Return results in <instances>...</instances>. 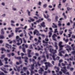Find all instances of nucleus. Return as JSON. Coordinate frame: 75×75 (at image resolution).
<instances>
[{"instance_id":"f257e3e1","label":"nucleus","mask_w":75,"mask_h":75,"mask_svg":"<svg viewBox=\"0 0 75 75\" xmlns=\"http://www.w3.org/2000/svg\"><path fill=\"white\" fill-rule=\"evenodd\" d=\"M16 40L18 43H17V45H20L21 44L22 42H23V40L21 38H20V37L18 36H17L16 37Z\"/></svg>"},{"instance_id":"f03ea898","label":"nucleus","mask_w":75,"mask_h":75,"mask_svg":"<svg viewBox=\"0 0 75 75\" xmlns=\"http://www.w3.org/2000/svg\"><path fill=\"white\" fill-rule=\"evenodd\" d=\"M49 51L51 53H52V54H55V53H56V52H57V50H54L51 48L50 49Z\"/></svg>"},{"instance_id":"7ed1b4c3","label":"nucleus","mask_w":75,"mask_h":75,"mask_svg":"<svg viewBox=\"0 0 75 75\" xmlns=\"http://www.w3.org/2000/svg\"><path fill=\"white\" fill-rule=\"evenodd\" d=\"M55 55H52V57L53 58V60H54V61H55L56 60V59H57V60H59V57H56V59H55Z\"/></svg>"},{"instance_id":"20e7f679","label":"nucleus","mask_w":75,"mask_h":75,"mask_svg":"<svg viewBox=\"0 0 75 75\" xmlns=\"http://www.w3.org/2000/svg\"><path fill=\"white\" fill-rule=\"evenodd\" d=\"M57 37V36L56 34H54L52 36V38L53 40H54V41H57V40H56V39L55 38V37Z\"/></svg>"},{"instance_id":"39448f33","label":"nucleus","mask_w":75,"mask_h":75,"mask_svg":"<svg viewBox=\"0 0 75 75\" xmlns=\"http://www.w3.org/2000/svg\"><path fill=\"white\" fill-rule=\"evenodd\" d=\"M6 47L9 49V48H11V46L8 45V44H6Z\"/></svg>"},{"instance_id":"423d86ee","label":"nucleus","mask_w":75,"mask_h":75,"mask_svg":"<svg viewBox=\"0 0 75 75\" xmlns=\"http://www.w3.org/2000/svg\"><path fill=\"white\" fill-rule=\"evenodd\" d=\"M1 34L2 35H4L5 33H4V30L3 29H1Z\"/></svg>"},{"instance_id":"0eeeda50","label":"nucleus","mask_w":75,"mask_h":75,"mask_svg":"<svg viewBox=\"0 0 75 75\" xmlns=\"http://www.w3.org/2000/svg\"><path fill=\"white\" fill-rule=\"evenodd\" d=\"M52 31L50 30V31L49 32V38H51V35H52Z\"/></svg>"},{"instance_id":"6e6552de","label":"nucleus","mask_w":75,"mask_h":75,"mask_svg":"<svg viewBox=\"0 0 75 75\" xmlns=\"http://www.w3.org/2000/svg\"><path fill=\"white\" fill-rule=\"evenodd\" d=\"M69 31L70 34H68V35L69 36L68 37H71V34H72V30H69Z\"/></svg>"},{"instance_id":"1a4fd4ad","label":"nucleus","mask_w":75,"mask_h":75,"mask_svg":"<svg viewBox=\"0 0 75 75\" xmlns=\"http://www.w3.org/2000/svg\"><path fill=\"white\" fill-rule=\"evenodd\" d=\"M47 16H46V15H45V14H43V16L45 18H46V19H47V18H49V15L48 14H47Z\"/></svg>"},{"instance_id":"9d476101","label":"nucleus","mask_w":75,"mask_h":75,"mask_svg":"<svg viewBox=\"0 0 75 75\" xmlns=\"http://www.w3.org/2000/svg\"><path fill=\"white\" fill-rule=\"evenodd\" d=\"M22 47H23V48H24L25 47L26 48H28V45H25V44H22Z\"/></svg>"},{"instance_id":"9b49d317","label":"nucleus","mask_w":75,"mask_h":75,"mask_svg":"<svg viewBox=\"0 0 75 75\" xmlns=\"http://www.w3.org/2000/svg\"><path fill=\"white\" fill-rule=\"evenodd\" d=\"M69 64H70L68 65V66L67 67V69H70V67L71 66V62H69Z\"/></svg>"},{"instance_id":"f8f14e48","label":"nucleus","mask_w":75,"mask_h":75,"mask_svg":"<svg viewBox=\"0 0 75 75\" xmlns=\"http://www.w3.org/2000/svg\"><path fill=\"white\" fill-rule=\"evenodd\" d=\"M43 27H45V23L43 22L42 23L40 24Z\"/></svg>"},{"instance_id":"ddd939ff","label":"nucleus","mask_w":75,"mask_h":75,"mask_svg":"<svg viewBox=\"0 0 75 75\" xmlns=\"http://www.w3.org/2000/svg\"><path fill=\"white\" fill-rule=\"evenodd\" d=\"M53 24L54 25L52 26V27L54 28H57V25L56 24H55L54 23H53Z\"/></svg>"},{"instance_id":"4468645a","label":"nucleus","mask_w":75,"mask_h":75,"mask_svg":"<svg viewBox=\"0 0 75 75\" xmlns=\"http://www.w3.org/2000/svg\"><path fill=\"white\" fill-rule=\"evenodd\" d=\"M30 68L31 69H34V64H33L32 65H31Z\"/></svg>"},{"instance_id":"2eb2a0df","label":"nucleus","mask_w":75,"mask_h":75,"mask_svg":"<svg viewBox=\"0 0 75 75\" xmlns=\"http://www.w3.org/2000/svg\"><path fill=\"white\" fill-rule=\"evenodd\" d=\"M36 33H39V32L37 30H35V31L34 32V34L35 35L36 34Z\"/></svg>"},{"instance_id":"dca6fc26","label":"nucleus","mask_w":75,"mask_h":75,"mask_svg":"<svg viewBox=\"0 0 75 75\" xmlns=\"http://www.w3.org/2000/svg\"><path fill=\"white\" fill-rule=\"evenodd\" d=\"M58 16H56L55 18V21L57 22L58 21Z\"/></svg>"},{"instance_id":"f3484780","label":"nucleus","mask_w":75,"mask_h":75,"mask_svg":"<svg viewBox=\"0 0 75 75\" xmlns=\"http://www.w3.org/2000/svg\"><path fill=\"white\" fill-rule=\"evenodd\" d=\"M4 37L3 35H0V39H4Z\"/></svg>"},{"instance_id":"a211bd4d","label":"nucleus","mask_w":75,"mask_h":75,"mask_svg":"<svg viewBox=\"0 0 75 75\" xmlns=\"http://www.w3.org/2000/svg\"><path fill=\"white\" fill-rule=\"evenodd\" d=\"M15 58L16 59H20L21 60V57H16L15 56Z\"/></svg>"},{"instance_id":"6ab92c4d","label":"nucleus","mask_w":75,"mask_h":75,"mask_svg":"<svg viewBox=\"0 0 75 75\" xmlns=\"http://www.w3.org/2000/svg\"><path fill=\"white\" fill-rule=\"evenodd\" d=\"M45 65H47V64L50 67H51V64H50V63L47 62L45 63Z\"/></svg>"},{"instance_id":"aec40b11","label":"nucleus","mask_w":75,"mask_h":75,"mask_svg":"<svg viewBox=\"0 0 75 75\" xmlns=\"http://www.w3.org/2000/svg\"><path fill=\"white\" fill-rule=\"evenodd\" d=\"M30 54V52H28V57H29V58H31V57H32V56H31V55Z\"/></svg>"},{"instance_id":"412c9836","label":"nucleus","mask_w":75,"mask_h":75,"mask_svg":"<svg viewBox=\"0 0 75 75\" xmlns=\"http://www.w3.org/2000/svg\"><path fill=\"white\" fill-rule=\"evenodd\" d=\"M1 70H2V71H3V72H4V73H5V74H7V73H8L7 71H6V70H4V69H3L2 68H1Z\"/></svg>"},{"instance_id":"4be33fe9","label":"nucleus","mask_w":75,"mask_h":75,"mask_svg":"<svg viewBox=\"0 0 75 75\" xmlns=\"http://www.w3.org/2000/svg\"><path fill=\"white\" fill-rule=\"evenodd\" d=\"M58 7L59 8H61V3H60L59 4V5H58Z\"/></svg>"},{"instance_id":"5701e85b","label":"nucleus","mask_w":75,"mask_h":75,"mask_svg":"<svg viewBox=\"0 0 75 75\" xmlns=\"http://www.w3.org/2000/svg\"><path fill=\"white\" fill-rule=\"evenodd\" d=\"M47 7V4H45L43 5V7L44 8H45Z\"/></svg>"},{"instance_id":"b1692460","label":"nucleus","mask_w":75,"mask_h":75,"mask_svg":"<svg viewBox=\"0 0 75 75\" xmlns=\"http://www.w3.org/2000/svg\"><path fill=\"white\" fill-rule=\"evenodd\" d=\"M27 11L28 13V14L29 16H30V12L29 11V10H27Z\"/></svg>"},{"instance_id":"393cba45","label":"nucleus","mask_w":75,"mask_h":75,"mask_svg":"<svg viewBox=\"0 0 75 75\" xmlns=\"http://www.w3.org/2000/svg\"><path fill=\"white\" fill-rule=\"evenodd\" d=\"M22 58L23 59H24L25 60L28 59V57H22Z\"/></svg>"},{"instance_id":"a878e982","label":"nucleus","mask_w":75,"mask_h":75,"mask_svg":"<svg viewBox=\"0 0 75 75\" xmlns=\"http://www.w3.org/2000/svg\"><path fill=\"white\" fill-rule=\"evenodd\" d=\"M22 50L23 52H25V49L24 47H23Z\"/></svg>"},{"instance_id":"bb28decb","label":"nucleus","mask_w":75,"mask_h":75,"mask_svg":"<svg viewBox=\"0 0 75 75\" xmlns=\"http://www.w3.org/2000/svg\"><path fill=\"white\" fill-rule=\"evenodd\" d=\"M63 16H64V18L65 19H66V18H67V16H65L64 13H63Z\"/></svg>"},{"instance_id":"cd10ccee","label":"nucleus","mask_w":75,"mask_h":75,"mask_svg":"<svg viewBox=\"0 0 75 75\" xmlns=\"http://www.w3.org/2000/svg\"><path fill=\"white\" fill-rule=\"evenodd\" d=\"M61 71H62V72H63V73H64V74H65V73H66V71H65V70L64 69H61Z\"/></svg>"},{"instance_id":"c85d7f7f","label":"nucleus","mask_w":75,"mask_h":75,"mask_svg":"<svg viewBox=\"0 0 75 75\" xmlns=\"http://www.w3.org/2000/svg\"><path fill=\"white\" fill-rule=\"evenodd\" d=\"M67 11H69L70 10H72V8H70L69 7H67Z\"/></svg>"},{"instance_id":"c756f323","label":"nucleus","mask_w":75,"mask_h":75,"mask_svg":"<svg viewBox=\"0 0 75 75\" xmlns=\"http://www.w3.org/2000/svg\"><path fill=\"white\" fill-rule=\"evenodd\" d=\"M2 65H3V64L1 62V60H0V66H2Z\"/></svg>"},{"instance_id":"7c9ffc66","label":"nucleus","mask_w":75,"mask_h":75,"mask_svg":"<svg viewBox=\"0 0 75 75\" xmlns=\"http://www.w3.org/2000/svg\"><path fill=\"white\" fill-rule=\"evenodd\" d=\"M63 33V31H60L59 32V34L60 35H62Z\"/></svg>"},{"instance_id":"2f4dec72","label":"nucleus","mask_w":75,"mask_h":75,"mask_svg":"<svg viewBox=\"0 0 75 75\" xmlns=\"http://www.w3.org/2000/svg\"><path fill=\"white\" fill-rule=\"evenodd\" d=\"M4 57H5V55L4 54L2 55L1 57V59H3L4 58Z\"/></svg>"},{"instance_id":"473e14b6","label":"nucleus","mask_w":75,"mask_h":75,"mask_svg":"<svg viewBox=\"0 0 75 75\" xmlns=\"http://www.w3.org/2000/svg\"><path fill=\"white\" fill-rule=\"evenodd\" d=\"M23 69L25 72V71L27 69V68L25 67H23Z\"/></svg>"},{"instance_id":"72a5a7b5","label":"nucleus","mask_w":75,"mask_h":75,"mask_svg":"<svg viewBox=\"0 0 75 75\" xmlns=\"http://www.w3.org/2000/svg\"><path fill=\"white\" fill-rule=\"evenodd\" d=\"M20 29V28H16V30H15L16 33H17L18 31V30Z\"/></svg>"},{"instance_id":"f704fd0d","label":"nucleus","mask_w":75,"mask_h":75,"mask_svg":"<svg viewBox=\"0 0 75 75\" xmlns=\"http://www.w3.org/2000/svg\"><path fill=\"white\" fill-rule=\"evenodd\" d=\"M1 50L2 51H6V49L3 48H1Z\"/></svg>"},{"instance_id":"c9c22d12","label":"nucleus","mask_w":75,"mask_h":75,"mask_svg":"<svg viewBox=\"0 0 75 75\" xmlns=\"http://www.w3.org/2000/svg\"><path fill=\"white\" fill-rule=\"evenodd\" d=\"M29 19H30V20H32V22H33L35 21V20H34V19H33L31 17H29Z\"/></svg>"},{"instance_id":"e433bc0d","label":"nucleus","mask_w":75,"mask_h":75,"mask_svg":"<svg viewBox=\"0 0 75 75\" xmlns=\"http://www.w3.org/2000/svg\"><path fill=\"white\" fill-rule=\"evenodd\" d=\"M28 34H29V35H30V40H31V39L32 38H33V36H31V35H30V33H28Z\"/></svg>"},{"instance_id":"4c0bfd02","label":"nucleus","mask_w":75,"mask_h":75,"mask_svg":"<svg viewBox=\"0 0 75 75\" xmlns=\"http://www.w3.org/2000/svg\"><path fill=\"white\" fill-rule=\"evenodd\" d=\"M4 60L5 61V62H7V60H8V58H5Z\"/></svg>"},{"instance_id":"58836bf2","label":"nucleus","mask_w":75,"mask_h":75,"mask_svg":"<svg viewBox=\"0 0 75 75\" xmlns=\"http://www.w3.org/2000/svg\"><path fill=\"white\" fill-rule=\"evenodd\" d=\"M7 55L8 57L9 58L10 57H11V54H7Z\"/></svg>"},{"instance_id":"ea45409f","label":"nucleus","mask_w":75,"mask_h":75,"mask_svg":"<svg viewBox=\"0 0 75 75\" xmlns=\"http://www.w3.org/2000/svg\"><path fill=\"white\" fill-rule=\"evenodd\" d=\"M36 22L38 23H40V22H41V19H39V20L36 21Z\"/></svg>"},{"instance_id":"a19ab883","label":"nucleus","mask_w":75,"mask_h":75,"mask_svg":"<svg viewBox=\"0 0 75 75\" xmlns=\"http://www.w3.org/2000/svg\"><path fill=\"white\" fill-rule=\"evenodd\" d=\"M46 30H44L43 31H45V33H47V32L48 31L47 30H48V28H46Z\"/></svg>"},{"instance_id":"79ce46f5","label":"nucleus","mask_w":75,"mask_h":75,"mask_svg":"<svg viewBox=\"0 0 75 75\" xmlns=\"http://www.w3.org/2000/svg\"><path fill=\"white\" fill-rule=\"evenodd\" d=\"M39 74H42V71H41V70H39Z\"/></svg>"},{"instance_id":"37998d69","label":"nucleus","mask_w":75,"mask_h":75,"mask_svg":"<svg viewBox=\"0 0 75 75\" xmlns=\"http://www.w3.org/2000/svg\"><path fill=\"white\" fill-rule=\"evenodd\" d=\"M54 33H57L58 32V31H57V29H56L54 30Z\"/></svg>"},{"instance_id":"c03bdc74","label":"nucleus","mask_w":75,"mask_h":75,"mask_svg":"<svg viewBox=\"0 0 75 75\" xmlns=\"http://www.w3.org/2000/svg\"><path fill=\"white\" fill-rule=\"evenodd\" d=\"M48 44H47V43H45V44H44L43 45L44 47L45 46H47L48 45Z\"/></svg>"},{"instance_id":"a18cd8bd","label":"nucleus","mask_w":75,"mask_h":75,"mask_svg":"<svg viewBox=\"0 0 75 75\" xmlns=\"http://www.w3.org/2000/svg\"><path fill=\"white\" fill-rule=\"evenodd\" d=\"M4 75V73H3V72H1L0 73V75Z\"/></svg>"},{"instance_id":"49530a36","label":"nucleus","mask_w":75,"mask_h":75,"mask_svg":"<svg viewBox=\"0 0 75 75\" xmlns=\"http://www.w3.org/2000/svg\"><path fill=\"white\" fill-rule=\"evenodd\" d=\"M59 47H60V48H62L63 47H64V45H60V46H59Z\"/></svg>"},{"instance_id":"de8ad7c7","label":"nucleus","mask_w":75,"mask_h":75,"mask_svg":"<svg viewBox=\"0 0 75 75\" xmlns=\"http://www.w3.org/2000/svg\"><path fill=\"white\" fill-rule=\"evenodd\" d=\"M19 64H22V62L21 61V60H19Z\"/></svg>"},{"instance_id":"09e8293b","label":"nucleus","mask_w":75,"mask_h":75,"mask_svg":"<svg viewBox=\"0 0 75 75\" xmlns=\"http://www.w3.org/2000/svg\"><path fill=\"white\" fill-rule=\"evenodd\" d=\"M59 55L61 57H62V54H61V52H59Z\"/></svg>"},{"instance_id":"8fccbe9b","label":"nucleus","mask_w":75,"mask_h":75,"mask_svg":"<svg viewBox=\"0 0 75 75\" xmlns=\"http://www.w3.org/2000/svg\"><path fill=\"white\" fill-rule=\"evenodd\" d=\"M27 75H29V74H30V72H29L28 71H27Z\"/></svg>"},{"instance_id":"3c124183","label":"nucleus","mask_w":75,"mask_h":75,"mask_svg":"<svg viewBox=\"0 0 75 75\" xmlns=\"http://www.w3.org/2000/svg\"><path fill=\"white\" fill-rule=\"evenodd\" d=\"M40 71H44V69H42V68H40Z\"/></svg>"},{"instance_id":"603ef678","label":"nucleus","mask_w":75,"mask_h":75,"mask_svg":"<svg viewBox=\"0 0 75 75\" xmlns=\"http://www.w3.org/2000/svg\"><path fill=\"white\" fill-rule=\"evenodd\" d=\"M47 69H48V65H46V68L45 69V70H47Z\"/></svg>"},{"instance_id":"864d4df0","label":"nucleus","mask_w":75,"mask_h":75,"mask_svg":"<svg viewBox=\"0 0 75 75\" xmlns=\"http://www.w3.org/2000/svg\"><path fill=\"white\" fill-rule=\"evenodd\" d=\"M61 44H62V42H61L59 43V46H60V45H61Z\"/></svg>"},{"instance_id":"5fc2aeb1","label":"nucleus","mask_w":75,"mask_h":75,"mask_svg":"<svg viewBox=\"0 0 75 75\" xmlns=\"http://www.w3.org/2000/svg\"><path fill=\"white\" fill-rule=\"evenodd\" d=\"M33 18H34L35 19H36V20H38V18H37V17H36V16H34V17H33Z\"/></svg>"},{"instance_id":"6e6d98bb","label":"nucleus","mask_w":75,"mask_h":75,"mask_svg":"<svg viewBox=\"0 0 75 75\" xmlns=\"http://www.w3.org/2000/svg\"><path fill=\"white\" fill-rule=\"evenodd\" d=\"M42 37L43 38H45V35L43 34H42L41 35Z\"/></svg>"},{"instance_id":"4d7b16f0","label":"nucleus","mask_w":75,"mask_h":75,"mask_svg":"<svg viewBox=\"0 0 75 75\" xmlns=\"http://www.w3.org/2000/svg\"><path fill=\"white\" fill-rule=\"evenodd\" d=\"M21 57H23L24 55V54L23 53H21Z\"/></svg>"},{"instance_id":"13d9d810","label":"nucleus","mask_w":75,"mask_h":75,"mask_svg":"<svg viewBox=\"0 0 75 75\" xmlns=\"http://www.w3.org/2000/svg\"><path fill=\"white\" fill-rule=\"evenodd\" d=\"M68 41H69L68 39H67L65 40V41L66 43L67 42H68Z\"/></svg>"},{"instance_id":"bf43d9fd","label":"nucleus","mask_w":75,"mask_h":75,"mask_svg":"<svg viewBox=\"0 0 75 75\" xmlns=\"http://www.w3.org/2000/svg\"><path fill=\"white\" fill-rule=\"evenodd\" d=\"M73 70H74V68H71L70 69V70L71 71H72Z\"/></svg>"},{"instance_id":"052dcab7","label":"nucleus","mask_w":75,"mask_h":75,"mask_svg":"<svg viewBox=\"0 0 75 75\" xmlns=\"http://www.w3.org/2000/svg\"><path fill=\"white\" fill-rule=\"evenodd\" d=\"M75 22H74V25H73V28H74V27H75Z\"/></svg>"},{"instance_id":"680f3d73","label":"nucleus","mask_w":75,"mask_h":75,"mask_svg":"<svg viewBox=\"0 0 75 75\" xmlns=\"http://www.w3.org/2000/svg\"><path fill=\"white\" fill-rule=\"evenodd\" d=\"M3 42V41L2 40H0V44H2Z\"/></svg>"},{"instance_id":"e2e57ef3","label":"nucleus","mask_w":75,"mask_h":75,"mask_svg":"<svg viewBox=\"0 0 75 75\" xmlns=\"http://www.w3.org/2000/svg\"><path fill=\"white\" fill-rule=\"evenodd\" d=\"M66 1H67V0H63L62 1V3H65Z\"/></svg>"},{"instance_id":"0e129e2a","label":"nucleus","mask_w":75,"mask_h":75,"mask_svg":"<svg viewBox=\"0 0 75 75\" xmlns=\"http://www.w3.org/2000/svg\"><path fill=\"white\" fill-rule=\"evenodd\" d=\"M72 38H75V36H74V35H72Z\"/></svg>"},{"instance_id":"69168bd1","label":"nucleus","mask_w":75,"mask_h":75,"mask_svg":"<svg viewBox=\"0 0 75 75\" xmlns=\"http://www.w3.org/2000/svg\"><path fill=\"white\" fill-rule=\"evenodd\" d=\"M57 42H54V46H57Z\"/></svg>"},{"instance_id":"338daca9","label":"nucleus","mask_w":75,"mask_h":75,"mask_svg":"<svg viewBox=\"0 0 75 75\" xmlns=\"http://www.w3.org/2000/svg\"><path fill=\"white\" fill-rule=\"evenodd\" d=\"M47 72V73H50L51 72V71H50V70H48Z\"/></svg>"},{"instance_id":"774afa93","label":"nucleus","mask_w":75,"mask_h":75,"mask_svg":"<svg viewBox=\"0 0 75 75\" xmlns=\"http://www.w3.org/2000/svg\"><path fill=\"white\" fill-rule=\"evenodd\" d=\"M72 53L73 54H74L75 55V51H73L72 52Z\"/></svg>"}]
</instances>
